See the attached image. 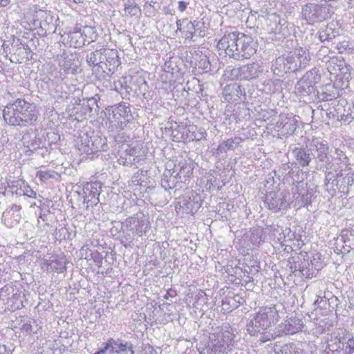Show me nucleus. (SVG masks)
I'll return each instance as SVG.
<instances>
[{
  "label": "nucleus",
  "mask_w": 354,
  "mask_h": 354,
  "mask_svg": "<svg viewBox=\"0 0 354 354\" xmlns=\"http://www.w3.org/2000/svg\"><path fill=\"white\" fill-rule=\"evenodd\" d=\"M0 354H12L10 348H8L6 345L0 344Z\"/></svg>",
  "instance_id": "obj_52"
},
{
  "label": "nucleus",
  "mask_w": 354,
  "mask_h": 354,
  "mask_svg": "<svg viewBox=\"0 0 354 354\" xmlns=\"http://www.w3.org/2000/svg\"><path fill=\"white\" fill-rule=\"evenodd\" d=\"M104 52L101 65L93 69V73L99 80L109 79L120 65V59L117 50L105 48Z\"/></svg>",
  "instance_id": "obj_7"
},
{
  "label": "nucleus",
  "mask_w": 354,
  "mask_h": 354,
  "mask_svg": "<svg viewBox=\"0 0 354 354\" xmlns=\"http://www.w3.org/2000/svg\"><path fill=\"white\" fill-rule=\"evenodd\" d=\"M326 68L330 74L343 75L344 78L348 79L351 76V67L347 64L342 57L333 56L326 62Z\"/></svg>",
  "instance_id": "obj_12"
},
{
  "label": "nucleus",
  "mask_w": 354,
  "mask_h": 354,
  "mask_svg": "<svg viewBox=\"0 0 354 354\" xmlns=\"http://www.w3.org/2000/svg\"><path fill=\"white\" fill-rule=\"evenodd\" d=\"M327 302L329 307H330L332 309H335L340 304L339 299L334 295H332L330 298H327Z\"/></svg>",
  "instance_id": "obj_45"
},
{
  "label": "nucleus",
  "mask_w": 354,
  "mask_h": 354,
  "mask_svg": "<svg viewBox=\"0 0 354 354\" xmlns=\"http://www.w3.org/2000/svg\"><path fill=\"white\" fill-rule=\"evenodd\" d=\"M175 171L172 173L170 171H165L161 179V186L166 191L174 189L177 186L179 179L176 174L174 175Z\"/></svg>",
  "instance_id": "obj_25"
},
{
  "label": "nucleus",
  "mask_w": 354,
  "mask_h": 354,
  "mask_svg": "<svg viewBox=\"0 0 354 354\" xmlns=\"http://www.w3.org/2000/svg\"><path fill=\"white\" fill-rule=\"evenodd\" d=\"M68 38L71 46L75 48L82 47L87 43L86 41H89V39H84L80 30L77 28L69 33Z\"/></svg>",
  "instance_id": "obj_28"
},
{
  "label": "nucleus",
  "mask_w": 354,
  "mask_h": 354,
  "mask_svg": "<svg viewBox=\"0 0 354 354\" xmlns=\"http://www.w3.org/2000/svg\"><path fill=\"white\" fill-rule=\"evenodd\" d=\"M299 196H301V198H304V194H301L297 192V194H295V195H294V198H295L296 200H297V198Z\"/></svg>",
  "instance_id": "obj_57"
},
{
  "label": "nucleus",
  "mask_w": 354,
  "mask_h": 354,
  "mask_svg": "<svg viewBox=\"0 0 354 354\" xmlns=\"http://www.w3.org/2000/svg\"><path fill=\"white\" fill-rule=\"evenodd\" d=\"M155 3H156V2L153 1V0H147L146 2H145L146 5H149L151 8H154V4Z\"/></svg>",
  "instance_id": "obj_55"
},
{
  "label": "nucleus",
  "mask_w": 354,
  "mask_h": 354,
  "mask_svg": "<svg viewBox=\"0 0 354 354\" xmlns=\"http://www.w3.org/2000/svg\"><path fill=\"white\" fill-rule=\"evenodd\" d=\"M188 3L185 1H179L178 2V9L180 12H183L187 9Z\"/></svg>",
  "instance_id": "obj_50"
},
{
  "label": "nucleus",
  "mask_w": 354,
  "mask_h": 354,
  "mask_svg": "<svg viewBox=\"0 0 354 354\" xmlns=\"http://www.w3.org/2000/svg\"><path fill=\"white\" fill-rule=\"evenodd\" d=\"M137 82H143L144 84L146 83L145 80H144L141 77H137Z\"/></svg>",
  "instance_id": "obj_59"
},
{
  "label": "nucleus",
  "mask_w": 354,
  "mask_h": 354,
  "mask_svg": "<svg viewBox=\"0 0 354 354\" xmlns=\"http://www.w3.org/2000/svg\"><path fill=\"white\" fill-rule=\"evenodd\" d=\"M243 91L241 86L236 83L226 85L223 90V97L225 101L235 102L241 99Z\"/></svg>",
  "instance_id": "obj_19"
},
{
  "label": "nucleus",
  "mask_w": 354,
  "mask_h": 354,
  "mask_svg": "<svg viewBox=\"0 0 354 354\" xmlns=\"http://www.w3.org/2000/svg\"><path fill=\"white\" fill-rule=\"evenodd\" d=\"M183 22L185 24L183 31L185 34V39L194 40V37L197 35V30L201 28L199 27L200 23L196 21L192 22L187 19H183Z\"/></svg>",
  "instance_id": "obj_27"
},
{
  "label": "nucleus",
  "mask_w": 354,
  "mask_h": 354,
  "mask_svg": "<svg viewBox=\"0 0 354 354\" xmlns=\"http://www.w3.org/2000/svg\"><path fill=\"white\" fill-rule=\"evenodd\" d=\"M277 354H295L292 346L284 345Z\"/></svg>",
  "instance_id": "obj_47"
},
{
  "label": "nucleus",
  "mask_w": 354,
  "mask_h": 354,
  "mask_svg": "<svg viewBox=\"0 0 354 354\" xmlns=\"http://www.w3.org/2000/svg\"><path fill=\"white\" fill-rule=\"evenodd\" d=\"M195 36H198V37H204L205 36V32L204 31H202L201 30H197V35H196Z\"/></svg>",
  "instance_id": "obj_56"
},
{
  "label": "nucleus",
  "mask_w": 354,
  "mask_h": 354,
  "mask_svg": "<svg viewBox=\"0 0 354 354\" xmlns=\"http://www.w3.org/2000/svg\"><path fill=\"white\" fill-rule=\"evenodd\" d=\"M91 147L93 150V154L98 151L106 150L108 146L106 144V139L105 138L96 135L94 132L91 133Z\"/></svg>",
  "instance_id": "obj_26"
},
{
  "label": "nucleus",
  "mask_w": 354,
  "mask_h": 354,
  "mask_svg": "<svg viewBox=\"0 0 354 354\" xmlns=\"http://www.w3.org/2000/svg\"><path fill=\"white\" fill-rule=\"evenodd\" d=\"M326 106V104H324V105L321 104V105L317 106V109H313L312 110V113H313L312 117L314 118L315 117H316L317 115H318V113H320L322 120L323 122L326 121V118H330L329 113L326 111V109H325Z\"/></svg>",
  "instance_id": "obj_39"
},
{
  "label": "nucleus",
  "mask_w": 354,
  "mask_h": 354,
  "mask_svg": "<svg viewBox=\"0 0 354 354\" xmlns=\"http://www.w3.org/2000/svg\"><path fill=\"white\" fill-rule=\"evenodd\" d=\"M279 318V310L276 306L261 308L247 324V330L251 335H258L259 333L274 324Z\"/></svg>",
  "instance_id": "obj_3"
},
{
  "label": "nucleus",
  "mask_w": 354,
  "mask_h": 354,
  "mask_svg": "<svg viewBox=\"0 0 354 354\" xmlns=\"http://www.w3.org/2000/svg\"><path fill=\"white\" fill-rule=\"evenodd\" d=\"M264 204L275 213L286 209L289 205L285 194L279 190L268 192L265 196Z\"/></svg>",
  "instance_id": "obj_11"
},
{
  "label": "nucleus",
  "mask_w": 354,
  "mask_h": 354,
  "mask_svg": "<svg viewBox=\"0 0 354 354\" xmlns=\"http://www.w3.org/2000/svg\"><path fill=\"white\" fill-rule=\"evenodd\" d=\"M79 29L82 33L84 39H89V41H86L88 44L96 39V34L93 27L85 26L82 28Z\"/></svg>",
  "instance_id": "obj_36"
},
{
  "label": "nucleus",
  "mask_w": 354,
  "mask_h": 354,
  "mask_svg": "<svg viewBox=\"0 0 354 354\" xmlns=\"http://www.w3.org/2000/svg\"><path fill=\"white\" fill-rule=\"evenodd\" d=\"M94 104H96V100L95 98L93 97L91 99H88L86 103L78 104L75 108V109L77 110V113L78 112V111H80L82 112V117H86L88 114H91L93 109L91 106Z\"/></svg>",
  "instance_id": "obj_31"
},
{
  "label": "nucleus",
  "mask_w": 354,
  "mask_h": 354,
  "mask_svg": "<svg viewBox=\"0 0 354 354\" xmlns=\"http://www.w3.org/2000/svg\"><path fill=\"white\" fill-rule=\"evenodd\" d=\"M24 194L27 196L29 198H35L37 196V193L33 191L32 189H30L29 187L26 189V190L24 192Z\"/></svg>",
  "instance_id": "obj_48"
},
{
  "label": "nucleus",
  "mask_w": 354,
  "mask_h": 354,
  "mask_svg": "<svg viewBox=\"0 0 354 354\" xmlns=\"http://www.w3.org/2000/svg\"><path fill=\"white\" fill-rule=\"evenodd\" d=\"M133 120L129 106L120 103L108 109L106 124L111 131L122 130Z\"/></svg>",
  "instance_id": "obj_5"
},
{
  "label": "nucleus",
  "mask_w": 354,
  "mask_h": 354,
  "mask_svg": "<svg viewBox=\"0 0 354 354\" xmlns=\"http://www.w3.org/2000/svg\"><path fill=\"white\" fill-rule=\"evenodd\" d=\"M102 346H103L95 354H109V350L106 342L104 343Z\"/></svg>",
  "instance_id": "obj_51"
},
{
  "label": "nucleus",
  "mask_w": 354,
  "mask_h": 354,
  "mask_svg": "<svg viewBox=\"0 0 354 354\" xmlns=\"http://www.w3.org/2000/svg\"><path fill=\"white\" fill-rule=\"evenodd\" d=\"M59 66L65 74L75 75L80 72L77 61L65 56V54L61 56L59 60Z\"/></svg>",
  "instance_id": "obj_22"
},
{
  "label": "nucleus",
  "mask_w": 354,
  "mask_h": 354,
  "mask_svg": "<svg viewBox=\"0 0 354 354\" xmlns=\"http://www.w3.org/2000/svg\"><path fill=\"white\" fill-rule=\"evenodd\" d=\"M196 297L198 301H202L203 302L207 301V295L205 292L201 290L196 295Z\"/></svg>",
  "instance_id": "obj_49"
},
{
  "label": "nucleus",
  "mask_w": 354,
  "mask_h": 354,
  "mask_svg": "<svg viewBox=\"0 0 354 354\" xmlns=\"http://www.w3.org/2000/svg\"><path fill=\"white\" fill-rule=\"evenodd\" d=\"M218 50L236 60L249 59L257 52V43L250 35L239 32L225 34L217 44Z\"/></svg>",
  "instance_id": "obj_1"
},
{
  "label": "nucleus",
  "mask_w": 354,
  "mask_h": 354,
  "mask_svg": "<svg viewBox=\"0 0 354 354\" xmlns=\"http://www.w3.org/2000/svg\"><path fill=\"white\" fill-rule=\"evenodd\" d=\"M150 354H158L156 351H155L153 348H150L149 350Z\"/></svg>",
  "instance_id": "obj_62"
},
{
  "label": "nucleus",
  "mask_w": 354,
  "mask_h": 354,
  "mask_svg": "<svg viewBox=\"0 0 354 354\" xmlns=\"http://www.w3.org/2000/svg\"><path fill=\"white\" fill-rule=\"evenodd\" d=\"M304 323L301 319L297 317H290L283 322L281 323L277 327L278 334L280 336L293 335L301 330Z\"/></svg>",
  "instance_id": "obj_15"
},
{
  "label": "nucleus",
  "mask_w": 354,
  "mask_h": 354,
  "mask_svg": "<svg viewBox=\"0 0 354 354\" xmlns=\"http://www.w3.org/2000/svg\"><path fill=\"white\" fill-rule=\"evenodd\" d=\"M339 241L342 243V245L339 248V243H337L335 252L337 254H347L351 250H354V230H344Z\"/></svg>",
  "instance_id": "obj_18"
},
{
  "label": "nucleus",
  "mask_w": 354,
  "mask_h": 354,
  "mask_svg": "<svg viewBox=\"0 0 354 354\" xmlns=\"http://www.w3.org/2000/svg\"><path fill=\"white\" fill-rule=\"evenodd\" d=\"M325 168H326L325 185H327L328 183H329V182L332 180V178H333V174L330 170L334 169V170L337 171L338 168L336 167V165L335 163H333L331 162H328V163L326 164Z\"/></svg>",
  "instance_id": "obj_41"
},
{
  "label": "nucleus",
  "mask_w": 354,
  "mask_h": 354,
  "mask_svg": "<svg viewBox=\"0 0 354 354\" xmlns=\"http://www.w3.org/2000/svg\"><path fill=\"white\" fill-rule=\"evenodd\" d=\"M39 112L34 103L18 98L4 106L3 117L5 122L14 127H28L35 125Z\"/></svg>",
  "instance_id": "obj_2"
},
{
  "label": "nucleus",
  "mask_w": 354,
  "mask_h": 354,
  "mask_svg": "<svg viewBox=\"0 0 354 354\" xmlns=\"http://www.w3.org/2000/svg\"><path fill=\"white\" fill-rule=\"evenodd\" d=\"M57 175L55 171H39L37 173V177H38L41 181L45 182L50 178H53Z\"/></svg>",
  "instance_id": "obj_42"
},
{
  "label": "nucleus",
  "mask_w": 354,
  "mask_h": 354,
  "mask_svg": "<svg viewBox=\"0 0 354 354\" xmlns=\"http://www.w3.org/2000/svg\"><path fill=\"white\" fill-rule=\"evenodd\" d=\"M196 129V127L195 126H190L189 127H184L183 128V133L185 132H189V133H192L191 136H189V137H188V139L189 140H201L203 138L205 137V135L206 134L205 131L203 129V131H200L199 133V136L196 135V134H194V130Z\"/></svg>",
  "instance_id": "obj_40"
},
{
  "label": "nucleus",
  "mask_w": 354,
  "mask_h": 354,
  "mask_svg": "<svg viewBox=\"0 0 354 354\" xmlns=\"http://www.w3.org/2000/svg\"><path fill=\"white\" fill-rule=\"evenodd\" d=\"M91 134L83 133L79 136L76 140V145L78 150L82 153H85L87 155L93 154V150L91 147Z\"/></svg>",
  "instance_id": "obj_23"
},
{
  "label": "nucleus",
  "mask_w": 354,
  "mask_h": 354,
  "mask_svg": "<svg viewBox=\"0 0 354 354\" xmlns=\"http://www.w3.org/2000/svg\"><path fill=\"white\" fill-rule=\"evenodd\" d=\"M342 151H339L338 149H336V153L338 155V156H340L341 153H342Z\"/></svg>",
  "instance_id": "obj_63"
},
{
  "label": "nucleus",
  "mask_w": 354,
  "mask_h": 354,
  "mask_svg": "<svg viewBox=\"0 0 354 354\" xmlns=\"http://www.w3.org/2000/svg\"><path fill=\"white\" fill-rule=\"evenodd\" d=\"M268 30L280 38H286L291 35L293 26L279 15L272 14L267 19Z\"/></svg>",
  "instance_id": "obj_9"
},
{
  "label": "nucleus",
  "mask_w": 354,
  "mask_h": 354,
  "mask_svg": "<svg viewBox=\"0 0 354 354\" xmlns=\"http://www.w3.org/2000/svg\"><path fill=\"white\" fill-rule=\"evenodd\" d=\"M109 354H133V346L130 342L121 339L110 338L106 342Z\"/></svg>",
  "instance_id": "obj_17"
},
{
  "label": "nucleus",
  "mask_w": 354,
  "mask_h": 354,
  "mask_svg": "<svg viewBox=\"0 0 354 354\" xmlns=\"http://www.w3.org/2000/svg\"><path fill=\"white\" fill-rule=\"evenodd\" d=\"M126 151L129 156L133 157L132 160L134 162H139L143 156V152L142 151L141 148L138 146L129 147V149H127Z\"/></svg>",
  "instance_id": "obj_38"
},
{
  "label": "nucleus",
  "mask_w": 354,
  "mask_h": 354,
  "mask_svg": "<svg viewBox=\"0 0 354 354\" xmlns=\"http://www.w3.org/2000/svg\"><path fill=\"white\" fill-rule=\"evenodd\" d=\"M344 354H354V336L350 337L346 342Z\"/></svg>",
  "instance_id": "obj_44"
},
{
  "label": "nucleus",
  "mask_w": 354,
  "mask_h": 354,
  "mask_svg": "<svg viewBox=\"0 0 354 354\" xmlns=\"http://www.w3.org/2000/svg\"><path fill=\"white\" fill-rule=\"evenodd\" d=\"M326 303L327 298L325 296H319L318 298L314 301V305L317 307L326 308Z\"/></svg>",
  "instance_id": "obj_46"
},
{
  "label": "nucleus",
  "mask_w": 354,
  "mask_h": 354,
  "mask_svg": "<svg viewBox=\"0 0 354 354\" xmlns=\"http://www.w3.org/2000/svg\"><path fill=\"white\" fill-rule=\"evenodd\" d=\"M241 140V139L237 137L225 140L218 145V150L221 153L226 152L227 149H233L234 145L239 144Z\"/></svg>",
  "instance_id": "obj_33"
},
{
  "label": "nucleus",
  "mask_w": 354,
  "mask_h": 354,
  "mask_svg": "<svg viewBox=\"0 0 354 354\" xmlns=\"http://www.w3.org/2000/svg\"><path fill=\"white\" fill-rule=\"evenodd\" d=\"M292 155L295 159L296 164L303 168L309 166L312 160V155L310 149L295 147L292 150Z\"/></svg>",
  "instance_id": "obj_21"
},
{
  "label": "nucleus",
  "mask_w": 354,
  "mask_h": 354,
  "mask_svg": "<svg viewBox=\"0 0 354 354\" xmlns=\"http://www.w3.org/2000/svg\"><path fill=\"white\" fill-rule=\"evenodd\" d=\"M14 288L12 286L6 285L0 290V297L3 300L9 301L11 297L10 295L12 294V298H15L17 294L14 293Z\"/></svg>",
  "instance_id": "obj_37"
},
{
  "label": "nucleus",
  "mask_w": 354,
  "mask_h": 354,
  "mask_svg": "<svg viewBox=\"0 0 354 354\" xmlns=\"http://www.w3.org/2000/svg\"><path fill=\"white\" fill-rule=\"evenodd\" d=\"M331 88H333V86H331V85H326L325 86L326 91H324L323 93H322L319 96V99H321L323 101H328V100H331L333 98H335L336 93H327L328 91H330V90Z\"/></svg>",
  "instance_id": "obj_43"
},
{
  "label": "nucleus",
  "mask_w": 354,
  "mask_h": 354,
  "mask_svg": "<svg viewBox=\"0 0 354 354\" xmlns=\"http://www.w3.org/2000/svg\"><path fill=\"white\" fill-rule=\"evenodd\" d=\"M124 13L127 16L134 17L141 14V9L134 0H128L124 4Z\"/></svg>",
  "instance_id": "obj_30"
},
{
  "label": "nucleus",
  "mask_w": 354,
  "mask_h": 354,
  "mask_svg": "<svg viewBox=\"0 0 354 354\" xmlns=\"http://www.w3.org/2000/svg\"><path fill=\"white\" fill-rule=\"evenodd\" d=\"M40 21L39 23V28L44 35L55 33L56 31V26L54 24L53 16L46 12L41 11L39 14Z\"/></svg>",
  "instance_id": "obj_20"
},
{
  "label": "nucleus",
  "mask_w": 354,
  "mask_h": 354,
  "mask_svg": "<svg viewBox=\"0 0 354 354\" xmlns=\"http://www.w3.org/2000/svg\"><path fill=\"white\" fill-rule=\"evenodd\" d=\"M192 169L189 164L184 163L181 167L176 176L180 182H186L188 177L192 174Z\"/></svg>",
  "instance_id": "obj_35"
},
{
  "label": "nucleus",
  "mask_w": 354,
  "mask_h": 354,
  "mask_svg": "<svg viewBox=\"0 0 354 354\" xmlns=\"http://www.w3.org/2000/svg\"><path fill=\"white\" fill-rule=\"evenodd\" d=\"M317 37L322 42L331 41L335 35L332 28H321L317 32Z\"/></svg>",
  "instance_id": "obj_32"
},
{
  "label": "nucleus",
  "mask_w": 354,
  "mask_h": 354,
  "mask_svg": "<svg viewBox=\"0 0 354 354\" xmlns=\"http://www.w3.org/2000/svg\"><path fill=\"white\" fill-rule=\"evenodd\" d=\"M150 228L149 216L141 212L127 218L121 226L123 237L128 242H131L136 236H142Z\"/></svg>",
  "instance_id": "obj_4"
},
{
  "label": "nucleus",
  "mask_w": 354,
  "mask_h": 354,
  "mask_svg": "<svg viewBox=\"0 0 354 354\" xmlns=\"http://www.w3.org/2000/svg\"><path fill=\"white\" fill-rule=\"evenodd\" d=\"M259 68L256 63L248 64L233 68L232 75L239 80H251L259 76L261 73Z\"/></svg>",
  "instance_id": "obj_13"
},
{
  "label": "nucleus",
  "mask_w": 354,
  "mask_h": 354,
  "mask_svg": "<svg viewBox=\"0 0 354 354\" xmlns=\"http://www.w3.org/2000/svg\"><path fill=\"white\" fill-rule=\"evenodd\" d=\"M320 80V75L318 74L317 69H312L308 71L304 77L299 81L298 86H302L303 87L306 85L308 88L313 86Z\"/></svg>",
  "instance_id": "obj_24"
},
{
  "label": "nucleus",
  "mask_w": 354,
  "mask_h": 354,
  "mask_svg": "<svg viewBox=\"0 0 354 354\" xmlns=\"http://www.w3.org/2000/svg\"><path fill=\"white\" fill-rule=\"evenodd\" d=\"M24 50L26 51V53H28V50L29 52H30V47L28 46V45H26L24 47Z\"/></svg>",
  "instance_id": "obj_60"
},
{
  "label": "nucleus",
  "mask_w": 354,
  "mask_h": 354,
  "mask_svg": "<svg viewBox=\"0 0 354 354\" xmlns=\"http://www.w3.org/2000/svg\"><path fill=\"white\" fill-rule=\"evenodd\" d=\"M48 214H40L39 219L37 220V226L40 227V221L39 219H41L43 221H48Z\"/></svg>",
  "instance_id": "obj_53"
},
{
  "label": "nucleus",
  "mask_w": 354,
  "mask_h": 354,
  "mask_svg": "<svg viewBox=\"0 0 354 354\" xmlns=\"http://www.w3.org/2000/svg\"><path fill=\"white\" fill-rule=\"evenodd\" d=\"M234 334L229 330H222L213 334L204 349V354H228L234 346Z\"/></svg>",
  "instance_id": "obj_6"
},
{
  "label": "nucleus",
  "mask_w": 354,
  "mask_h": 354,
  "mask_svg": "<svg viewBox=\"0 0 354 354\" xmlns=\"http://www.w3.org/2000/svg\"><path fill=\"white\" fill-rule=\"evenodd\" d=\"M310 61L309 53L303 48H299L286 58V63L284 64L289 72H296L305 68Z\"/></svg>",
  "instance_id": "obj_10"
},
{
  "label": "nucleus",
  "mask_w": 354,
  "mask_h": 354,
  "mask_svg": "<svg viewBox=\"0 0 354 354\" xmlns=\"http://www.w3.org/2000/svg\"><path fill=\"white\" fill-rule=\"evenodd\" d=\"M328 50L327 48H322L320 50H319V54L322 53V52H323V54H325V53H326Z\"/></svg>",
  "instance_id": "obj_61"
},
{
  "label": "nucleus",
  "mask_w": 354,
  "mask_h": 354,
  "mask_svg": "<svg viewBox=\"0 0 354 354\" xmlns=\"http://www.w3.org/2000/svg\"><path fill=\"white\" fill-rule=\"evenodd\" d=\"M328 10L324 5L306 3L301 8V19L309 24L321 22L329 17Z\"/></svg>",
  "instance_id": "obj_8"
},
{
  "label": "nucleus",
  "mask_w": 354,
  "mask_h": 354,
  "mask_svg": "<svg viewBox=\"0 0 354 354\" xmlns=\"http://www.w3.org/2000/svg\"><path fill=\"white\" fill-rule=\"evenodd\" d=\"M183 20L181 21L180 19H177L176 20V26H177V30L176 31H180V32H183V28H182V24H183Z\"/></svg>",
  "instance_id": "obj_54"
},
{
  "label": "nucleus",
  "mask_w": 354,
  "mask_h": 354,
  "mask_svg": "<svg viewBox=\"0 0 354 354\" xmlns=\"http://www.w3.org/2000/svg\"><path fill=\"white\" fill-rule=\"evenodd\" d=\"M259 334L260 335L259 341L261 344L266 343V342H269V341H272V340L274 339L277 337H281L280 335H277L278 334V330H277V327L272 331H271V330L266 331L265 330V331H262L261 333H259Z\"/></svg>",
  "instance_id": "obj_34"
},
{
  "label": "nucleus",
  "mask_w": 354,
  "mask_h": 354,
  "mask_svg": "<svg viewBox=\"0 0 354 354\" xmlns=\"http://www.w3.org/2000/svg\"><path fill=\"white\" fill-rule=\"evenodd\" d=\"M311 155L319 162L328 163L329 147L326 141L313 140L310 144Z\"/></svg>",
  "instance_id": "obj_16"
},
{
  "label": "nucleus",
  "mask_w": 354,
  "mask_h": 354,
  "mask_svg": "<svg viewBox=\"0 0 354 354\" xmlns=\"http://www.w3.org/2000/svg\"><path fill=\"white\" fill-rule=\"evenodd\" d=\"M84 0H73L75 3H82Z\"/></svg>",
  "instance_id": "obj_64"
},
{
  "label": "nucleus",
  "mask_w": 354,
  "mask_h": 354,
  "mask_svg": "<svg viewBox=\"0 0 354 354\" xmlns=\"http://www.w3.org/2000/svg\"><path fill=\"white\" fill-rule=\"evenodd\" d=\"M115 141H117V142H123V141H124V140H122V138H120V134H118V136H116V137L115 138Z\"/></svg>",
  "instance_id": "obj_58"
},
{
  "label": "nucleus",
  "mask_w": 354,
  "mask_h": 354,
  "mask_svg": "<svg viewBox=\"0 0 354 354\" xmlns=\"http://www.w3.org/2000/svg\"><path fill=\"white\" fill-rule=\"evenodd\" d=\"M101 189L100 182L86 183L83 187L84 203L87 207L96 205L99 203L98 196Z\"/></svg>",
  "instance_id": "obj_14"
},
{
  "label": "nucleus",
  "mask_w": 354,
  "mask_h": 354,
  "mask_svg": "<svg viewBox=\"0 0 354 354\" xmlns=\"http://www.w3.org/2000/svg\"><path fill=\"white\" fill-rule=\"evenodd\" d=\"M104 49L105 48L95 50L86 55V62L89 66H93V69L96 68L99 65H101Z\"/></svg>",
  "instance_id": "obj_29"
}]
</instances>
